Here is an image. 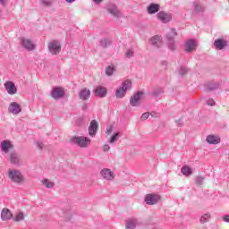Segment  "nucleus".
<instances>
[{
	"instance_id": "obj_9",
	"label": "nucleus",
	"mask_w": 229,
	"mask_h": 229,
	"mask_svg": "<svg viewBox=\"0 0 229 229\" xmlns=\"http://www.w3.org/2000/svg\"><path fill=\"white\" fill-rule=\"evenodd\" d=\"M64 96H65V90L64 89V88L62 87L53 88L51 91V98L53 99H55V100L62 99Z\"/></svg>"
},
{
	"instance_id": "obj_49",
	"label": "nucleus",
	"mask_w": 229,
	"mask_h": 229,
	"mask_svg": "<svg viewBox=\"0 0 229 229\" xmlns=\"http://www.w3.org/2000/svg\"><path fill=\"white\" fill-rule=\"evenodd\" d=\"M223 219H224V221H225V223H229V216H228V215L225 216L223 217Z\"/></svg>"
},
{
	"instance_id": "obj_5",
	"label": "nucleus",
	"mask_w": 229,
	"mask_h": 229,
	"mask_svg": "<svg viewBox=\"0 0 229 229\" xmlns=\"http://www.w3.org/2000/svg\"><path fill=\"white\" fill-rule=\"evenodd\" d=\"M9 161L10 164L15 165L16 167H22V165H24V161L22 160V158H21V156L15 151L10 153Z\"/></svg>"
},
{
	"instance_id": "obj_21",
	"label": "nucleus",
	"mask_w": 229,
	"mask_h": 229,
	"mask_svg": "<svg viewBox=\"0 0 229 229\" xmlns=\"http://www.w3.org/2000/svg\"><path fill=\"white\" fill-rule=\"evenodd\" d=\"M98 121L92 120L89 126V137H95L96 133H98Z\"/></svg>"
},
{
	"instance_id": "obj_7",
	"label": "nucleus",
	"mask_w": 229,
	"mask_h": 229,
	"mask_svg": "<svg viewBox=\"0 0 229 229\" xmlns=\"http://www.w3.org/2000/svg\"><path fill=\"white\" fill-rule=\"evenodd\" d=\"M14 148L13 143L10 140H4L0 143V151L4 153V155H8Z\"/></svg>"
},
{
	"instance_id": "obj_19",
	"label": "nucleus",
	"mask_w": 229,
	"mask_h": 229,
	"mask_svg": "<svg viewBox=\"0 0 229 229\" xmlns=\"http://www.w3.org/2000/svg\"><path fill=\"white\" fill-rule=\"evenodd\" d=\"M107 12L113 15V17H123V13H121V11H119V9L114 4L108 5Z\"/></svg>"
},
{
	"instance_id": "obj_50",
	"label": "nucleus",
	"mask_w": 229,
	"mask_h": 229,
	"mask_svg": "<svg viewBox=\"0 0 229 229\" xmlns=\"http://www.w3.org/2000/svg\"><path fill=\"white\" fill-rule=\"evenodd\" d=\"M103 0H93V3H95V4H101V2Z\"/></svg>"
},
{
	"instance_id": "obj_6",
	"label": "nucleus",
	"mask_w": 229,
	"mask_h": 229,
	"mask_svg": "<svg viewBox=\"0 0 229 229\" xmlns=\"http://www.w3.org/2000/svg\"><path fill=\"white\" fill-rule=\"evenodd\" d=\"M20 44L23 49H26V51H35V48L37 47V45L28 38H21Z\"/></svg>"
},
{
	"instance_id": "obj_17",
	"label": "nucleus",
	"mask_w": 229,
	"mask_h": 229,
	"mask_svg": "<svg viewBox=\"0 0 229 229\" xmlns=\"http://www.w3.org/2000/svg\"><path fill=\"white\" fill-rule=\"evenodd\" d=\"M213 46H214L215 48H216L219 51H221V50L225 49V47H226L228 46V41H226V39H224V38H217L213 43Z\"/></svg>"
},
{
	"instance_id": "obj_47",
	"label": "nucleus",
	"mask_w": 229,
	"mask_h": 229,
	"mask_svg": "<svg viewBox=\"0 0 229 229\" xmlns=\"http://www.w3.org/2000/svg\"><path fill=\"white\" fill-rule=\"evenodd\" d=\"M72 217V214H71V213L69 215L65 216L66 221H71Z\"/></svg>"
},
{
	"instance_id": "obj_45",
	"label": "nucleus",
	"mask_w": 229,
	"mask_h": 229,
	"mask_svg": "<svg viewBox=\"0 0 229 229\" xmlns=\"http://www.w3.org/2000/svg\"><path fill=\"white\" fill-rule=\"evenodd\" d=\"M103 151H105V152L110 151V145L105 144V145L103 146Z\"/></svg>"
},
{
	"instance_id": "obj_36",
	"label": "nucleus",
	"mask_w": 229,
	"mask_h": 229,
	"mask_svg": "<svg viewBox=\"0 0 229 229\" xmlns=\"http://www.w3.org/2000/svg\"><path fill=\"white\" fill-rule=\"evenodd\" d=\"M39 3L41 6L49 7L53 5V2L49 0H40Z\"/></svg>"
},
{
	"instance_id": "obj_27",
	"label": "nucleus",
	"mask_w": 229,
	"mask_h": 229,
	"mask_svg": "<svg viewBox=\"0 0 229 229\" xmlns=\"http://www.w3.org/2000/svg\"><path fill=\"white\" fill-rule=\"evenodd\" d=\"M123 88L125 92H128V90H131L132 83L130 79H127L122 82V85L120 86Z\"/></svg>"
},
{
	"instance_id": "obj_4",
	"label": "nucleus",
	"mask_w": 229,
	"mask_h": 229,
	"mask_svg": "<svg viewBox=\"0 0 229 229\" xmlns=\"http://www.w3.org/2000/svg\"><path fill=\"white\" fill-rule=\"evenodd\" d=\"M176 30L171 29L170 32L166 35V38L168 40V49L170 51H176L178 45L176 44V41L174 40V38L176 37Z\"/></svg>"
},
{
	"instance_id": "obj_23",
	"label": "nucleus",
	"mask_w": 229,
	"mask_h": 229,
	"mask_svg": "<svg viewBox=\"0 0 229 229\" xmlns=\"http://www.w3.org/2000/svg\"><path fill=\"white\" fill-rule=\"evenodd\" d=\"M106 94H108V89H106V87L98 86L95 89V96H98V98H106Z\"/></svg>"
},
{
	"instance_id": "obj_31",
	"label": "nucleus",
	"mask_w": 229,
	"mask_h": 229,
	"mask_svg": "<svg viewBox=\"0 0 229 229\" xmlns=\"http://www.w3.org/2000/svg\"><path fill=\"white\" fill-rule=\"evenodd\" d=\"M100 47H103L104 49L106 47H110V46H112V40L110 38H102L99 41Z\"/></svg>"
},
{
	"instance_id": "obj_40",
	"label": "nucleus",
	"mask_w": 229,
	"mask_h": 229,
	"mask_svg": "<svg viewBox=\"0 0 229 229\" xmlns=\"http://www.w3.org/2000/svg\"><path fill=\"white\" fill-rule=\"evenodd\" d=\"M179 74H180L181 76H183V75L187 74V68H185V67H181L180 70H179Z\"/></svg>"
},
{
	"instance_id": "obj_38",
	"label": "nucleus",
	"mask_w": 229,
	"mask_h": 229,
	"mask_svg": "<svg viewBox=\"0 0 229 229\" xmlns=\"http://www.w3.org/2000/svg\"><path fill=\"white\" fill-rule=\"evenodd\" d=\"M204 182H205L204 177H201V176L196 177V180H195L196 185H198V186L203 185Z\"/></svg>"
},
{
	"instance_id": "obj_44",
	"label": "nucleus",
	"mask_w": 229,
	"mask_h": 229,
	"mask_svg": "<svg viewBox=\"0 0 229 229\" xmlns=\"http://www.w3.org/2000/svg\"><path fill=\"white\" fill-rule=\"evenodd\" d=\"M177 126H183V120L180 118L179 120L175 121Z\"/></svg>"
},
{
	"instance_id": "obj_15",
	"label": "nucleus",
	"mask_w": 229,
	"mask_h": 229,
	"mask_svg": "<svg viewBox=\"0 0 229 229\" xmlns=\"http://www.w3.org/2000/svg\"><path fill=\"white\" fill-rule=\"evenodd\" d=\"M160 201L159 195L157 194H148L145 197V202L147 205H157V202Z\"/></svg>"
},
{
	"instance_id": "obj_11",
	"label": "nucleus",
	"mask_w": 229,
	"mask_h": 229,
	"mask_svg": "<svg viewBox=\"0 0 229 229\" xmlns=\"http://www.w3.org/2000/svg\"><path fill=\"white\" fill-rule=\"evenodd\" d=\"M142 96H144L142 91L136 92L132 97H131L130 105L132 106H140V99H142Z\"/></svg>"
},
{
	"instance_id": "obj_16",
	"label": "nucleus",
	"mask_w": 229,
	"mask_h": 229,
	"mask_svg": "<svg viewBox=\"0 0 229 229\" xmlns=\"http://www.w3.org/2000/svg\"><path fill=\"white\" fill-rule=\"evenodd\" d=\"M184 51L185 53H192V51H196V41L194 39H188L184 44Z\"/></svg>"
},
{
	"instance_id": "obj_42",
	"label": "nucleus",
	"mask_w": 229,
	"mask_h": 229,
	"mask_svg": "<svg viewBox=\"0 0 229 229\" xmlns=\"http://www.w3.org/2000/svg\"><path fill=\"white\" fill-rule=\"evenodd\" d=\"M207 105H208L209 106H214V105H216V102L214 101V99L209 98L207 101Z\"/></svg>"
},
{
	"instance_id": "obj_25",
	"label": "nucleus",
	"mask_w": 229,
	"mask_h": 229,
	"mask_svg": "<svg viewBox=\"0 0 229 229\" xmlns=\"http://www.w3.org/2000/svg\"><path fill=\"white\" fill-rule=\"evenodd\" d=\"M137 225H139V220L137 218H129L126 221V228L127 229H135L137 228Z\"/></svg>"
},
{
	"instance_id": "obj_3",
	"label": "nucleus",
	"mask_w": 229,
	"mask_h": 229,
	"mask_svg": "<svg viewBox=\"0 0 229 229\" xmlns=\"http://www.w3.org/2000/svg\"><path fill=\"white\" fill-rule=\"evenodd\" d=\"M71 140L73 144L79 146V148H89L90 146V139L85 136H75Z\"/></svg>"
},
{
	"instance_id": "obj_10",
	"label": "nucleus",
	"mask_w": 229,
	"mask_h": 229,
	"mask_svg": "<svg viewBox=\"0 0 229 229\" xmlns=\"http://www.w3.org/2000/svg\"><path fill=\"white\" fill-rule=\"evenodd\" d=\"M100 176L106 182H112L115 178V174L110 170V168H103L100 171Z\"/></svg>"
},
{
	"instance_id": "obj_34",
	"label": "nucleus",
	"mask_w": 229,
	"mask_h": 229,
	"mask_svg": "<svg viewBox=\"0 0 229 229\" xmlns=\"http://www.w3.org/2000/svg\"><path fill=\"white\" fill-rule=\"evenodd\" d=\"M116 69H115V65L114 64H111L109 66H107L106 68V74L107 76H113L114 75V72H115Z\"/></svg>"
},
{
	"instance_id": "obj_2",
	"label": "nucleus",
	"mask_w": 229,
	"mask_h": 229,
	"mask_svg": "<svg viewBox=\"0 0 229 229\" xmlns=\"http://www.w3.org/2000/svg\"><path fill=\"white\" fill-rule=\"evenodd\" d=\"M47 49L52 56H58L62 53V43L56 39L51 40L47 44Z\"/></svg>"
},
{
	"instance_id": "obj_35",
	"label": "nucleus",
	"mask_w": 229,
	"mask_h": 229,
	"mask_svg": "<svg viewBox=\"0 0 229 229\" xmlns=\"http://www.w3.org/2000/svg\"><path fill=\"white\" fill-rule=\"evenodd\" d=\"M121 137V132H116L114 133L110 140H109V144H114V142H117V140H119V138Z\"/></svg>"
},
{
	"instance_id": "obj_1",
	"label": "nucleus",
	"mask_w": 229,
	"mask_h": 229,
	"mask_svg": "<svg viewBox=\"0 0 229 229\" xmlns=\"http://www.w3.org/2000/svg\"><path fill=\"white\" fill-rule=\"evenodd\" d=\"M6 177L10 182L16 185H22V183H26V177L22 174V172L17 168L9 169L6 173Z\"/></svg>"
},
{
	"instance_id": "obj_14",
	"label": "nucleus",
	"mask_w": 229,
	"mask_h": 229,
	"mask_svg": "<svg viewBox=\"0 0 229 229\" xmlns=\"http://www.w3.org/2000/svg\"><path fill=\"white\" fill-rule=\"evenodd\" d=\"M149 44L152 47H156V49H160L162 46H164V42L162 41V38L160 36H154L150 38Z\"/></svg>"
},
{
	"instance_id": "obj_52",
	"label": "nucleus",
	"mask_w": 229,
	"mask_h": 229,
	"mask_svg": "<svg viewBox=\"0 0 229 229\" xmlns=\"http://www.w3.org/2000/svg\"><path fill=\"white\" fill-rule=\"evenodd\" d=\"M66 1V3H74V1H76V0H65Z\"/></svg>"
},
{
	"instance_id": "obj_51",
	"label": "nucleus",
	"mask_w": 229,
	"mask_h": 229,
	"mask_svg": "<svg viewBox=\"0 0 229 229\" xmlns=\"http://www.w3.org/2000/svg\"><path fill=\"white\" fill-rule=\"evenodd\" d=\"M0 4L4 6L6 4V0H0Z\"/></svg>"
},
{
	"instance_id": "obj_12",
	"label": "nucleus",
	"mask_w": 229,
	"mask_h": 229,
	"mask_svg": "<svg viewBox=\"0 0 229 229\" xmlns=\"http://www.w3.org/2000/svg\"><path fill=\"white\" fill-rule=\"evenodd\" d=\"M4 87L10 96H14V94H17V87L12 81H5Z\"/></svg>"
},
{
	"instance_id": "obj_26",
	"label": "nucleus",
	"mask_w": 229,
	"mask_h": 229,
	"mask_svg": "<svg viewBox=\"0 0 229 229\" xmlns=\"http://www.w3.org/2000/svg\"><path fill=\"white\" fill-rule=\"evenodd\" d=\"M212 219V214L210 213H204L199 217V223L200 225H205L206 223H208Z\"/></svg>"
},
{
	"instance_id": "obj_20",
	"label": "nucleus",
	"mask_w": 229,
	"mask_h": 229,
	"mask_svg": "<svg viewBox=\"0 0 229 229\" xmlns=\"http://www.w3.org/2000/svg\"><path fill=\"white\" fill-rule=\"evenodd\" d=\"M8 111L10 112V114L17 115V114H21V105H19L17 102H13L10 104Z\"/></svg>"
},
{
	"instance_id": "obj_28",
	"label": "nucleus",
	"mask_w": 229,
	"mask_h": 229,
	"mask_svg": "<svg viewBox=\"0 0 229 229\" xmlns=\"http://www.w3.org/2000/svg\"><path fill=\"white\" fill-rule=\"evenodd\" d=\"M26 216L24 215V212L20 211L14 215V217H13V220L14 223H21V221H24Z\"/></svg>"
},
{
	"instance_id": "obj_46",
	"label": "nucleus",
	"mask_w": 229,
	"mask_h": 229,
	"mask_svg": "<svg viewBox=\"0 0 229 229\" xmlns=\"http://www.w3.org/2000/svg\"><path fill=\"white\" fill-rule=\"evenodd\" d=\"M37 146H38V149H44V143L38 141Z\"/></svg>"
},
{
	"instance_id": "obj_22",
	"label": "nucleus",
	"mask_w": 229,
	"mask_h": 229,
	"mask_svg": "<svg viewBox=\"0 0 229 229\" xmlns=\"http://www.w3.org/2000/svg\"><path fill=\"white\" fill-rule=\"evenodd\" d=\"M147 12L149 15L158 13L160 12V4L152 3L147 7Z\"/></svg>"
},
{
	"instance_id": "obj_18",
	"label": "nucleus",
	"mask_w": 229,
	"mask_h": 229,
	"mask_svg": "<svg viewBox=\"0 0 229 229\" xmlns=\"http://www.w3.org/2000/svg\"><path fill=\"white\" fill-rule=\"evenodd\" d=\"M1 219L2 221H10V219H13V213L8 208H4L1 211Z\"/></svg>"
},
{
	"instance_id": "obj_43",
	"label": "nucleus",
	"mask_w": 229,
	"mask_h": 229,
	"mask_svg": "<svg viewBox=\"0 0 229 229\" xmlns=\"http://www.w3.org/2000/svg\"><path fill=\"white\" fill-rule=\"evenodd\" d=\"M148 118H149V113H144L141 115V121H146V119H148Z\"/></svg>"
},
{
	"instance_id": "obj_41",
	"label": "nucleus",
	"mask_w": 229,
	"mask_h": 229,
	"mask_svg": "<svg viewBox=\"0 0 229 229\" xmlns=\"http://www.w3.org/2000/svg\"><path fill=\"white\" fill-rule=\"evenodd\" d=\"M112 131H114V127L112 125L108 126L106 130V135H112Z\"/></svg>"
},
{
	"instance_id": "obj_24",
	"label": "nucleus",
	"mask_w": 229,
	"mask_h": 229,
	"mask_svg": "<svg viewBox=\"0 0 229 229\" xmlns=\"http://www.w3.org/2000/svg\"><path fill=\"white\" fill-rule=\"evenodd\" d=\"M206 142H208V144L216 145L221 142V138L217 135L209 134L206 138Z\"/></svg>"
},
{
	"instance_id": "obj_29",
	"label": "nucleus",
	"mask_w": 229,
	"mask_h": 229,
	"mask_svg": "<svg viewBox=\"0 0 229 229\" xmlns=\"http://www.w3.org/2000/svg\"><path fill=\"white\" fill-rule=\"evenodd\" d=\"M216 89H219V83L217 82H208L206 84V89L208 92H212V90H216Z\"/></svg>"
},
{
	"instance_id": "obj_33",
	"label": "nucleus",
	"mask_w": 229,
	"mask_h": 229,
	"mask_svg": "<svg viewBox=\"0 0 229 229\" xmlns=\"http://www.w3.org/2000/svg\"><path fill=\"white\" fill-rule=\"evenodd\" d=\"M42 185H44L47 189H53L55 187V182L49 179H43L41 181Z\"/></svg>"
},
{
	"instance_id": "obj_8",
	"label": "nucleus",
	"mask_w": 229,
	"mask_h": 229,
	"mask_svg": "<svg viewBox=\"0 0 229 229\" xmlns=\"http://www.w3.org/2000/svg\"><path fill=\"white\" fill-rule=\"evenodd\" d=\"M157 19L163 24H167V22H171V21H173V14L165 11H160L157 13Z\"/></svg>"
},
{
	"instance_id": "obj_37",
	"label": "nucleus",
	"mask_w": 229,
	"mask_h": 229,
	"mask_svg": "<svg viewBox=\"0 0 229 229\" xmlns=\"http://www.w3.org/2000/svg\"><path fill=\"white\" fill-rule=\"evenodd\" d=\"M193 6L195 8V12H197V13L203 12V10H204V8L201 6V4H199V3H198V2H194Z\"/></svg>"
},
{
	"instance_id": "obj_32",
	"label": "nucleus",
	"mask_w": 229,
	"mask_h": 229,
	"mask_svg": "<svg viewBox=\"0 0 229 229\" xmlns=\"http://www.w3.org/2000/svg\"><path fill=\"white\" fill-rule=\"evenodd\" d=\"M181 173L184 176H191V174H192V168L189 165H184L182 167Z\"/></svg>"
},
{
	"instance_id": "obj_13",
	"label": "nucleus",
	"mask_w": 229,
	"mask_h": 229,
	"mask_svg": "<svg viewBox=\"0 0 229 229\" xmlns=\"http://www.w3.org/2000/svg\"><path fill=\"white\" fill-rule=\"evenodd\" d=\"M90 89L89 88H82L79 90L78 96L81 101H89L90 99Z\"/></svg>"
},
{
	"instance_id": "obj_39",
	"label": "nucleus",
	"mask_w": 229,
	"mask_h": 229,
	"mask_svg": "<svg viewBox=\"0 0 229 229\" xmlns=\"http://www.w3.org/2000/svg\"><path fill=\"white\" fill-rule=\"evenodd\" d=\"M133 50L131 48L128 49L127 52L125 53L126 58H131L133 56Z\"/></svg>"
},
{
	"instance_id": "obj_30",
	"label": "nucleus",
	"mask_w": 229,
	"mask_h": 229,
	"mask_svg": "<svg viewBox=\"0 0 229 229\" xmlns=\"http://www.w3.org/2000/svg\"><path fill=\"white\" fill-rule=\"evenodd\" d=\"M115 96L118 99H123L126 96V91L122 88V86L118 87L115 91Z\"/></svg>"
},
{
	"instance_id": "obj_48",
	"label": "nucleus",
	"mask_w": 229,
	"mask_h": 229,
	"mask_svg": "<svg viewBox=\"0 0 229 229\" xmlns=\"http://www.w3.org/2000/svg\"><path fill=\"white\" fill-rule=\"evenodd\" d=\"M161 65H162V67H164V69H166L167 68V61H163L161 63Z\"/></svg>"
}]
</instances>
